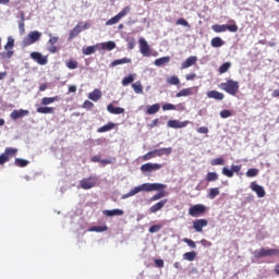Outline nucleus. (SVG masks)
<instances>
[{"mask_svg": "<svg viewBox=\"0 0 279 279\" xmlns=\"http://www.w3.org/2000/svg\"><path fill=\"white\" fill-rule=\"evenodd\" d=\"M161 189H167V184L162 183H143L142 185L135 186L129 193L122 196V199H128V197H134L137 193L145 191L146 193H151V191H161Z\"/></svg>", "mask_w": 279, "mask_h": 279, "instance_id": "obj_1", "label": "nucleus"}, {"mask_svg": "<svg viewBox=\"0 0 279 279\" xmlns=\"http://www.w3.org/2000/svg\"><path fill=\"white\" fill-rule=\"evenodd\" d=\"M219 88L221 90H225V93H228V95H232V97H234V95H236L239 93V81H234V80H227V82L221 83L219 85Z\"/></svg>", "mask_w": 279, "mask_h": 279, "instance_id": "obj_2", "label": "nucleus"}, {"mask_svg": "<svg viewBox=\"0 0 279 279\" xmlns=\"http://www.w3.org/2000/svg\"><path fill=\"white\" fill-rule=\"evenodd\" d=\"M230 23H233L232 25L228 24H215L211 26L213 32L216 34H222L223 32H231L232 34L239 32V26L235 24L233 20L230 21Z\"/></svg>", "mask_w": 279, "mask_h": 279, "instance_id": "obj_3", "label": "nucleus"}, {"mask_svg": "<svg viewBox=\"0 0 279 279\" xmlns=\"http://www.w3.org/2000/svg\"><path fill=\"white\" fill-rule=\"evenodd\" d=\"M254 258H266L267 256H279V248H259L254 253Z\"/></svg>", "mask_w": 279, "mask_h": 279, "instance_id": "obj_4", "label": "nucleus"}, {"mask_svg": "<svg viewBox=\"0 0 279 279\" xmlns=\"http://www.w3.org/2000/svg\"><path fill=\"white\" fill-rule=\"evenodd\" d=\"M131 11H132L131 7H124L121 12H119L117 15H114L113 17L108 20L106 22V25H117V23H119V21H121V19L128 16V14H130Z\"/></svg>", "mask_w": 279, "mask_h": 279, "instance_id": "obj_5", "label": "nucleus"}, {"mask_svg": "<svg viewBox=\"0 0 279 279\" xmlns=\"http://www.w3.org/2000/svg\"><path fill=\"white\" fill-rule=\"evenodd\" d=\"M40 32L33 31L28 33V35L23 39L24 47H29V45H34V43H38L40 40Z\"/></svg>", "mask_w": 279, "mask_h": 279, "instance_id": "obj_6", "label": "nucleus"}, {"mask_svg": "<svg viewBox=\"0 0 279 279\" xmlns=\"http://www.w3.org/2000/svg\"><path fill=\"white\" fill-rule=\"evenodd\" d=\"M96 185H97V178L95 177L84 178L80 181V186L84 191H90V189H95Z\"/></svg>", "mask_w": 279, "mask_h": 279, "instance_id": "obj_7", "label": "nucleus"}, {"mask_svg": "<svg viewBox=\"0 0 279 279\" xmlns=\"http://www.w3.org/2000/svg\"><path fill=\"white\" fill-rule=\"evenodd\" d=\"M206 213V206L202 204L193 205L189 208L190 217H202Z\"/></svg>", "mask_w": 279, "mask_h": 279, "instance_id": "obj_8", "label": "nucleus"}, {"mask_svg": "<svg viewBox=\"0 0 279 279\" xmlns=\"http://www.w3.org/2000/svg\"><path fill=\"white\" fill-rule=\"evenodd\" d=\"M138 44L142 56H144L145 58H149L151 56V49L149 48V44H147V40H145V38H141L138 40Z\"/></svg>", "mask_w": 279, "mask_h": 279, "instance_id": "obj_9", "label": "nucleus"}, {"mask_svg": "<svg viewBox=\"0 0 279 279\" xmlns=\"http://www.w3.org/2000/svg\"><path fill=\"white\" fill-rule=\"evenodd\" d=\"M241 172V166L239 165H232L231 169L228 167L222 168V175H226V178H234V173Z\"/></svg>", "mask_w": 279, "mask_h": 279, "instance_id": "obj_10", "label": "nucleus"}, {"mask_svg": "<svg viewBox=\"0 0 279 279\" xmlns=\"http://www.w3.org/2000/svg\"><path fill=\"white\" fill-rule=\"evenodd\" d=\"M159 169H162V165L160 163H144L141 166V171L143 173H151V171H158Z\"/></svg>", "mask_w": 279, "mask_h": 279, "instance_id": "obj_11", "label": "nucleus"}, {"mask_svg": "<svg viewBox=\"0 0 279 279\" xmlns=\"http://www.w3.org/2000/svg\"><path fill=\"white\" fill-rule=\"evenodd\" d=\"M31 59L34 60V62H37V64H40V66H45V64H47V62H49L47 57H45V56H43V53L36 52V51L31 53Z\"/></svg>", "mask_w": 279, "mask_h": 279, "instance_id": "obj_12", "label": "nucleus"}, {"mask_svg": "<svg viewBox=\"0 0 279 279\" xmlns=\"http://www.w3.org/2000/svg\"><path fill=\"white\" fill-rule=\"evenodd\" d=\"M29 114V110H25V109H20V110H13L10 113V119H12V121H19V119H23L24 117H27Z\"/></svg>", "mask_w": 279, "mask_h": 279, "instance_id": "obj_13", "label": "nucleus"}, {"mask_svg": "<svg viewBox=\"0 0 279 279\" xmlns=\"http://www.w3.org/2000/svg\"><path fill=\"white\" fill-rule=\"evenodd\" d=\"M250 189L256 193L257 197L263 198L266 195L265 187L256 182H252Z\"/></svg>", "mask_w": 279, "mask_h": 279, "instance_id": "obj_14", "label": "nucleus"}, {"mask_svg": "<svg viewBox=\"0 0 279 279\" xmlns=\"http://www.w3.org/2000/svg\"><path fill=\"white\" fill-rule=\"evenodd\" d=\"M206 226H208L207 219H196L193 221V228L196 232H204V228H206Z\"/></svg>", "mask_w": 279, "mask_h": 279, "instance_id": "obj_15", "label": "nucleus"}, {"mask_svg": "<svg viewBox=\"0 0 279 279\" xmlns=\"http://www.w3.org/2000/svg\"><path fill=\"white\" fill-rule=\"evenodd\" d=\"M189 121H179V120H170L168 121V128H172L173 130H180L182 128H186L189 125Z\"/></svg>", "mask_w": 279, "mask_h": 279, "instance_id": "obj_16", "label": "nucleus"}, {"mask_svg": "<svg viewBox=\"0 0 279 279\" xmlns=\"http://www.w3.org/2000/svg\"><path fill=\"white\" fill-rule=\"evenodd\" d=\"M168 202L169 199L167 198L159 201L158 203H156L149 208L150 213H158V210H162L165 206H167Z\"/></svg>", "mask_w": 279, "mask_h": 279, "instance_id": "obj_17", "label": "nucleus"}, {"mask_svg": "<svg viewBox=\"0 0 279 279\" xmlns=\"http://www.w3.org/2000/svg\"><path fill=\"white\" fill-rule=\"evenodd\" d=\"M207 97L209 99H216V101H223V98L226 97L223 93L217 92V90H209L207 92Z\"/></svg>", "mask_w": 279, "mask_h": 279, "instance_id": "obj_18", "label": "nucleus"}, {"mask_svg": "<svg viewBox=\"0 0 279 279\" xmlns=\"http://www.w3.org/2000/svg\"><path fill=\"white\" fill-rule=\"evenodd\" d=\"M194 64H197V57L191 56L181 64V70L189 69Z\"/></svg>", "mask_w": 279, "mask_h": 279, "instance_id": "obj_19", "label": "nucleus"}, {"mask_svg": "<svg viewBox=\"0 0 279 279\" xmlns=\"http://www.w3.org/2000/svg\"><path fill=\"white\" fill-rule=\"evenodd\" d=\"M107 110L108 112H110L111 114H123L125 112L124 108L121 107H114L112 104L107 106Z\"/></svg>", "mask_w": 279, "mask_h": 279, "instance_id": "obj_20", "label": "nucleus"}, {"mask_svg": "<svg viewBox=\"0 0 279 279\" xmlns=\"http://www.w3.org/2000/svg\"><path fill=\"white\" fill-rule=\"evenodd\" d=\"M3 154L10 160V158H15L16 154H19V148L7 147Z\"/></svg>", "mask_w": 279, "mask_h": 279, "instance_id": "obj_21", "label": "nucleus"}, {"mask_svg": "<svg viewBox=\"0 0 279 279\" xmlns=\"http://www.w3.org/2000/svg\"><path fill=\"white\" fill-rule=\"evenodd\" d=\"M56 101H60V96L54 97H44L41 99V106H49L51 104H56Z\"/></svg>", "mask_w": 279, "mask_h": 279, "instance_id": "obj_22", "label": "nucleus"}, {"mask_svg": "<svg viewBox=\"0 0 279 279\" xmlns=\"http://www.w3.org/2000/svg\"><path fill=\"white\" fill-rule=\"evenodd\" d=\"M116 125H117V124H114V122H109V123H107V124L100 126V128L97 130V132H98L99 134H104V132H110V130H114Z\"/></svg>", "mask_w": 279, "mask_h": 279, "instance_id": "obj_23", "label": "nucleus"}, {"mask_svg": "<svg viewBox=\"0 0 279 279\" xmlns=\"http://www.w3.org/2000/svg\"><path fill=\"white\" fill-rule=\"evenodd\" d=\"M119 64H132V59L130 58L116 59L111 62L110 66H119Z\"/></svg>", "mask_w": 279, "mask_h": 279, "instance_id": "obj_24", "label": "nucleus"}, {"mask_svg": "<svg viewBox=\"0 0 279 279\" xmlns=\"http://www.w3.org/2000/svg\"><path fill=\"white\" fill-rule=\"evenodd\" d=\"M154 191H159V193L153 195L150 197V202H158V199H162V197H167V191H165V189L154 190Z\"/></svg>", "mask_w": 279, "mask_h": 279, "instance_id": "obj_25", "label": "nucleus"}, {"mask_svg": "<svg viewBox=\"0 0 279 279\" xmlns=\"http://www.w3.org/2000/svg\"><path fill=\"white\" fill-rule=\"evenodd\" d=\"M82 34V26L77 24L71 32L69 36V40H73V38H77Z\"/></svg>", "mask_w": 279, "mask_h": 279, "instance_id": "obj_26", "label": "nucleus"}, {"mask_svg": "<svg viewBox=\"0 0 279 279\" xmlns=\"http://www.w3.org/2000/svg\"><path fill=\"white\" fill-rule=\"evenodd\" d=\"M88 99L92 101H99V99H101V90L97 88L94 89L92 93H89Z\"/></svg>", "mask_w": 279, "mask_h": 279, "instance_id": "obj_27", "label": "nucleus"}, {"mask_svg": "<svg viewBox=\"0 0 279 279\" xmlns=\"http://www.w3.org/2000/svg\"><path fill=\"white\" fill-rule=\"evenodd\" d=\"M173 151V148L168 147V148H159V149H155V154L156 156H169L171 155V153Z\"/></svg>", "mask_w": 279, "mask_h": 279, "instance_id": "obj_28", "label": "nucleus"}, {"mask_svg": "<svg viewBox=\"0 0 279 279\" xmlns=\"http://www.w3.org/2000/svg\"><path fill=\"white\" fill-rule=\"evenodd\" d=\"M171 62V57H161L155 60L156 66H165V64H169Z\"/></svg>", "mask_w": 279, "mask_h": 279, "instance_id": "obj_29", "label": "nucleus"}, {"mask_svg": "<svg viewBox=\"0 0 279 279\" xmlns=\"http://www.w3.org/2000/svg\"><path fill=\"white\" fill-rule=\"evenodd\" d=\"M197 258V252L192 251V252H186L183 254V260H189L190 263H193Z\"/></svg>", "mask_w": 279, "mask_h": 279, "instance_id": "obj_30", "label": "nucleus"}, {"mask_svg": "<svg viewBox=\"0 0 279 279\" xmlns=\"http://www.w3.org/2000/svg\"><path fill=\"white\" fill-rule=\"evenodd\" d=\"M104 215H106V217H116L124 215V211L122 209L105 210Z\"/></svg>", "mask_w": 279, "mask_h": 279, "instance_id": "obj_31", "label": "nucleus"}, {"mask_svg": "<svg viewBox=\"0 0 279 279\" xmlns=\"http://www.w3.org/2000/svg\"><path fill=\"white\" fill-rule=\"evenodd\" d=\"M54 110H56V108H53V107H39V108H37V112L39 114H53Z\"/></svg>", "mask_w": 279, "mask_h": 279, "instance_id": "obj_32", "label": "nucleus"}, {"mask_svg": "<svg viewBox=\"0 0 279 279\" xmlns=\"http://www.w3.org/2000/svg\"><path fill=\"white\" fill-rule=\"evenodd\" d=\"M190 95H193V87L183 88L177 93V97H190Z\"/></svg>", "mask_w": 279, "mask_h": 279, "instance_id": "obj_33", "label": "nucleus"}, {"mask_svg": "<svg viewBox=\"0 0 279 279\" xmlns=\"http://www.w3.org/2000/svg\"><path fill=\"white\" fill-rule=\"evenodd\" d=\"M88 232H108V226H94L88 229Z\"/></svg>", "mask_w": 279, "mask_h": 279, "instance_id": "obj_34", "label": "nucleus"}, {"mask_svg": "<svg viewBox=\"0 0 279 279\" xmlns=\"http://www.w3.org/2000/svg\"><path fill=\"white\" fill-rule=\"evenodd\" d=\"M223 45H226V43L223 41V39H221V37H214L211 39V47L219 48L223 47Z\"/></svg>", "mask_w": 279, "mask_h": 279, "instance_id": "obj_35", "label": "nucleus"}, {"mask_svg": "<svg viewBox=\"0 0 279 279\" xmlns=\"http://www.w3.org/2000/svg\"><path fill=\"white\" fill-rule=\"evenodd\" d=\"M160 111V105L159 104H155L153 106H149L146 110L147 114H156L157 112Z\"/></svg>", "mask_w": 279, "mask_h": 279, "instance_id": "obj_36", "label": "nucleus"}, {"mask_svg": "<svg viewBox=\"0 0 279 279\" xmlns=\"http://www.w3.org/2000/svg\"><path fill=\"white\" fill-rule=\"evenodd\" d=\"M132 88L136 95L143 94V84L140 81L132 84Z\"/></svg>", "mask_w": 279, "mask_h": 279, "instance_id": "obj_37", "label": "nucleus"}, {"mask_svg": "<svg viewBox=\"0 0 279 279\" xmlns=\"http://www.w3.org/2000/svg\"><path fill=\"white\" fill-rule=\"evenodd\" d=\"M211 167H219L226 165V160L222 157L215 158L210 161Z\"/></svg>", "mask_w": 279, "mask_h": 279, "instance_id": "obj_38", "label": "nucleus"}, {"mask_svg": "<svg viewBox=\"0 0 279 279\" xmlns=\"http://www.w3.org/2000/svg\"><path fill=\"white\" fill-rule=\"evenodd\" d=\"M217 180H219V174H217V172L207 173V175H206L207 182H217Z\"/></svg>", "mask_w": 279, "mask_h": 279, "instance_id": "obj_39", "label": "nucleus"}, {"mask_svg": "<svg viewBox=\"0 0 279 279\" xmlns=\"http://www.w3.org/2000/svg\"><path fill=\"white\" fill-rule=\"evenodd\" d=\"M29 165V161L27 159H21V158H15V167L24 168Z\"/></svg>", "mask_w": 279, "mask_h": 279, "instance_id": "obj_40", "label": "nucleus"}, {"mask_svg": "<svg viewBox=\"0 0 279 279\" xmlns=\"http://www.w3.org/2000/svg\"><path fill=\"white\" fill-rule=\"evenodd\" d=\"M230 66H232V63H230V62H226L222 65H220L219 74L223 75V73H228V71L230 70Z\"/></svg>", "mask_w": 279, "mask_h": 279, "instance_id": "obj_41", "label": "nucleus"}, {"mask_svg": "<svg viewBox=\"0 0 279 279\" xmlns=\"http://www.w3.org/2000/svg\"><path fill=\"white\" fill-rule=\"evenodd\" d=\"M102 49L112 51V49H117V44L114 41H107V43L102 44Z\"/></svg>", "mask_w": 279, "mask_h": 279, "instance_id": "obj_42", "label": "nucleus"}, {"mask_svg": "<svg viewBox=\"0 0 279 279\" xmlns=\"http://www.w3.org/2000/svg\"><path fill=\"white\" fill-rule=\"evenodd\" d=\"M65 66L71 70H75L77 66H80V63L75 60H69L65 62Z\"/></svg>", "mask_w": 279, "mask_h": 279, "instance_id": "obj_43", "label": "nucleus"}, {"mask_svg": "<svg viewBox=\"0 0 279 279\" xmlns=\"http://www.w3.org/2000/svg\"><path fill=\"white\" fill-rule=\"evenodd\" d=\"M219 187H213L209 190V193H208V198L209 199H215V197H217V195H219Z\"/></svg>", "mask_w": 279, "mask_h": 279, "instance_id": "obj_44", "label": "nucleus"}, {"mask_svg": "<svg viewBox=\"0 0 279 279\" xmlns=\"http://www.w3.org/2000/svg\"><path fill=\"white\" fill-rule=\"evenodd\" d=\"M168 84H170V86H178V84H180V78L175 75L173 76H170L168 80H167Z\"/></svg>", "mask_w": 279, "mask_h": 279, "instance_id": "obj_45", "label": "nucleus"}, {"mask_svg": "<svg viewBox=\"0 0 279 279\" xmlns=\"http://www.w3.org/2000/svg\"><path fill=\"white\" fill-rule=\"evenodd\" d=\"M132 82H134V74H131L129 76H125L122 80V86H130V84H132Z\"/></svg>", "mask_w": 279, "mask_h": 279, "instance_id": "obj_46", "label": "nucleus"}, {"mask_svg": "<svg viewBox=\"0 0 279 279\" xmlns=\"http://www.w3.org/2000/svg\"><path fill=\"white\" fill-rule=\"evenodd\" d=\"M95 51H96L95 46H88V47L83 49V54L84 56H93V53H95Z\"/></svg>", "mask_w": 279, "mask_h": 279, "instance_id": "obj_47", "label": "nucleus"}, {"mask_svg": "<svg viewBox=\"0 0 279 279\" xmlns=\"http://www.w3.org/2000/svg\"><path fill=\"white\" fill-rule=\"evenodd\" d=\"M5 51H10V49H14V38L8 37V41L4 46Z\"/></svg>", "mask_w": 279, "mask_h": 279, "instance_id": "obj_48", "label": "nucleus"}, {"mask_svg": "<svg viewBox=\"0 0 279 279\" xmlns=\"http://www.w3.org/2000/svg\"><path fill=\"white\" fill-rule=\"evenodd\" d=\"M256 175H258V169L256 168H251L246 171L247 178H256Z\"/></svg>", "mask_w": 279, "mask_h": 279, "instance_id": "obj_49", "label": "nucleus"}, {"mask_svg": "<svg viewBox=\"0 0 279 279\" xmlns=\"http://www.w3.org/2000/svg\"><path fill=\"white\" fill-rule=\"evenodd\" d=\"M151 158H156V150H151L142 157L144 161L151 160Z\"/></svg>", "mask_w": 279, "mask_h": 279, "instance_id": "obj_50", "label": "nucleus"}, {"mask_svg": "<svg viewBox=\"0 0 279 279\" xmlns=\"http://www.w3.org/2000/svg\"><path fill=\"white\" fill-rule=\"evenodd\" d=\"M160 230H162V226L160 225H154L149 227L148 232H150V234H154L156 232H160Z\"/></svg>", "mask_w": 279, "mask_h": 279, "instance_id": "obj_51", "label": "nucleus"}, {"mask_svg": "<svg viewBox=\"0 0 279 279\" xmlns=\"http://www.w3.org/2000/svg\"><path fill=\"white\" fill-rule=\"evenodd\" d=\"M183 243H186V245H189V247H192V250H195V247H197V244H195V241L189 238L183 239Z\"/></svg>", "mask_w": 279, "mask_h": 279, "instance_id": "obj_52", "label": "nucleus"}, {"mask_svg": "<svg viewBox=\"0 0 279 279\" xmlns=\"http://www.w3.org/2000/svg\"><path fill=\"white\" fill-rule=\"evenodd\" d=\"M232 116V111L225 109L222 111H220V117L221 119H228Z\"/></svg>", "mask_w": 279, "mask_h": 279, "instance_id": "obj_53", "label": "nucleus"}, {"mask_svg": "<svg viewBox=\"0 0 279 279\" xmlns=\"http://www.w3.org/2000/svg\"><path fill=\"white\" fill-rule=\"evenodd\" d=\"M177 25H183V27H191V25L187 21L184 20V17L177 20Z\"/></svg>", "mask_w": 279, "mask_h": 279, "instance_id": "obj_54", "label": "nucleus"}, {"mask_svg": "<svg viewBox=\"0 0 279 279\" xmlns=\"http://www.w3.org/2000/svg\"><path fill=\"white\" fill-rule=\"evenodd\" d=\"M94 106L95 105L90 100H85L82 108H85V110H92Z\"/></svg>", "mask_w": 279, "mask_h": 279, "instance_id": "obj_55", "label": "nucleus"}, {"mask_svg": "<svg viewBox=\"0 0 279 279\" xmlns=\"http://www.w3.org/2000/svg\"><path fill=\"white\" fill-rule=\"evenodd\" d=\"M162 110L163 111H167V110H175V105H173V104H165L163 106H162Z\"/></svg>", "mask_w": 279, "mask_h": 279, "instance_id": "obj_56", "label": "nucleus"}, {"mask_svg": "<svg viewBox=\"0 0 279 279\" xmlns=\"http://www.w3.org/2000/svg\"><path fill=\"white\" fill-rule=\"evenodd\" d=\"M14 56V52L12 50H8L7 52L2 53V58L10 60Z\"/></svg>", "mask_w": 279, "mask_h": 279, "instance_id": "obj_57", "label": "nucleus"}, {"mask_svg": "<svg viewBox=\"0 0 279 279\" xmlns=\"http://www.w3.org/2000/svg\"><path fill=\"white\" fill-rule=\"evenodd\" d=\"M5 162H10V159L2 153L0 155V165H5Z\"/></svg>", "mask_w": 279, "mask_h": 279, "instance_id": "obj_58", "label": "nucleus"}, {"mask_svg": "<svg viewBox=\"0 0 279 279\" xmlns=\"http://www.w3.org/2000/svg\"><path fill=\"white\" fill-rule=\"evenodd\" d=\"M195 77H197V74H195V73H190V74L185 75V80L187 82H193V80H195Z\"/></svg>", "mask_w": 279, "mask_h": 279, "instance_id": "obj_59", "label": "nucleus"}, {"mask_svg": "<svg viewBox=\"0 0 279 279\" xmlns=\"http://www.w3.org/2000/svg\"><path fill=\"white\" fill-rule=\"evenodd\" d=\"M175 110H179V112H184L186 110V107H184V104L180 102L177 106H174Z\"/></svg>", "mask_w": 279, "mask_h": 279, "instance_id": "obj_60", "label": "nucleus"}, {"mask_svg": "<svg viewBox=\"0 0 279 279\" xmlns=\"http://www.w3.org/2000/svg\"><path fill=\"white\" fill-rule=\"evenodd\" d=\"M49 36H50V39L48 41L49 45H52V46L56 45L58 43L59 38L56 36H51V34Z\"/></svg>", "mask_w": 279, "mask_h": 279, "instance_id": "obj_61", "label": "nucleus"}, {"mask_svg": "<svg viewBox=\"0 0 279 279\" xmlns=\"http://www.w3.org/2000/svg\"><path fill=\"white\" fill-rule=\"evenodd\" d=\"M155 265L157 267H159L160 269H162V267H165V260H162V259H155Z\"/></svg>", "mask_w": 279, "mask_h": 279, "instance_id": "obj_62", "label": "nucleus"}, {"mask_svg": "<svg viewBox=\"0 0 279 279\" xmlns=\"http://www.w3.org/2000/svg\"><path fill=\"white\" fill-rule=\"evenodd\" d=\"M198 134H208V129L206 126H201L197 129Z\"/></svg>", "mask_w": 279, "mask_h": 279, "instance_id": "obj_63", "label": "nucleus"}, {"mask_svg": "<svg viewBox=\"0 0 279 279\" xmlns=\"http://www.w3.org/2000/svg\"><path fill=\"white\" fill-rule=\"evenodd\" d=\"M92 162H101V156L96 155V156L92 157Z\"/></svg>", "mask_w": 279, "mask_h": 279, "instance_id": "obj_64", "label": "nucleus"}]
</instances>
